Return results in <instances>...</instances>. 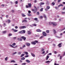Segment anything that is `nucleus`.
<instances>
[{
	"mask_svg": "<svg viewBox=\"0 0 65 65\" xmlns=\"http://www.w3.org/2000/svg\"><path fill=\"white\" fill-rule=\"evenodd\" d=\"M38 41L37 40L33 41L31 42V44H33V45H35V44H36V43H38Z\"/></svg>",
	"mask_w": 65,
	"mask_h": 65,
	"instance_id": "f257e3e1",
	"label": "nucleus"
},
{
	"mask_svg": "<svg viewBox=\"0 0 65 65\" xmlns=\"http://www.w3.org/2000/svg\"><path fill=\"white\" fill-rule=\"evenodd\" d=\"M50 8V6H46V8L45 9V11H47V10H48V9H49Z\"/></svg>",
	"mask_w": 65,
	"mask_h": 65,
	"instance_id": "f03ea898",
	"label": "nucleus"
},
{
	"mask_svg": "<svg viewBox=\"0 0 65 65\" xmlns=\"http://www.w3.org/2000/svg\"><path fill=\"white\" fill-rule=\"evenodd\" d=\"M25 30H23L19 32V33H20L21 34H23L25 33Z\"/></svg>",
	"mask_w": 65,
	"mask_h": 65,
	"instance_id": "7ed1b4c3",
	"label": "nucleus"
},
{
	"mask_svg": "<svg viewBox=\"0 0 65 65\" xmlns=\"http://www.w3.org/2000/svg\"><path fill=\"white\" fill-rule=\"evenodd\" d=\"M52 25L53 27H55L57 25V23L54 22H52Z\"/></svg>",
	"mask_w": 65,
	"mask_h": 65,
	"instance_id": "20e7f679",
	"label": "nucleus"
},
{
	"mask_svg": "<svg viewBox=\"0 0 65 65\" xmlns=\"http://www.w3.org/2000/svg\"><path fill=\"white\" fill-rule=\"evenodd\" d=\"M42 34H43V35L44 36H46V34L45 33V32L44 31L43 32Z\"/></svg>",
	"mask_w": 65,
	"mask_h": 65,
	"instance_id": "39448f33",
	"label": "nucleus"
},
{
	"mask_svg": "<svg viewBox=\"0 0 65 65\" xmlns=\"http://www.w3.org/2000/svg\"><path fill=\"white\" fill-rule=\"evenodd\" d=\"M21 38H22L23 39L24 41H25L26 40V38L24 37V36H22L21 37Z\"/></svg>",
	"mask_w": 65,
	"mask_h": 65,
	"instance_id": "423d86ee",
	"label": "nucleus"
},
{
	"mask_svg": "<svg viewBox=\"0 0 65 65\" xmlns=\"http://www.w3.org/2000/svg\"><path fill=\"white\" fill-rule=\"evenodd\" d=\"M34 8H35V10L34 9H32V11H37V8L35 6H34Z\"/></svg>",
	"mask_w": 65,
	"mask_h": 65,
	"instance_id": "0eeeda50",
	"label": "nucleus"
},
{
	"mask_svg": "<svg viewBox=\"0 0 65 65\" xmlns=\"http://www.w3.org/2000/svg\"><path fill=\"white\" fill-rule=\"evenodd\" d=\"M20 28H21V29H24V28H26V27L25 26H20Z\"/></svg>",
	"mask_w": 65,
	"mask_h": 65,
	"instance_id": "6e6552de",
	"label": "nucleus"
},
{
	"mask_svg": "<svg viewBox=\"0 0 65 65\" xmlns=\"http://www.w3.org/2000/svg\"><path fill=\"white\" fill-rule=\"evenodd\" d=\"M17 39L19 41H22V39L21 38H17Z\"/></svg>",
	"mask_w": 65,
	"mask_h": 65,
	"instance_id": "1a4fd4ad",
	"label": "nucleus"
},
{
	"mask_svg": "<svg viewBox=\"0 0 65 65\" xmlns=\"http://www.w3.org/2000/svg\"><path fill=\"white\" fill-rule=\"evenodd\" d=\"M22 23H23L24 22H25V23H27V20H23L22 21Z\"/></svg>",
	"mask_w": 65,
	"mask_h": 65,
	"instance_id": "9d476101",
	"label": "nucleus"
},
{
	"mask_svg": "<svg viewBox=\"0 0 65 65\" xmlns=\"http://www.w3.org/2000/svg\"><path fill=\"white\" fill-rule=\"evenodd\" d=\"M28 7H31V3H28Z\"/></svg>",
	"mask_w": 65,
	"mask_h": 65,
	"instance_id": "9b49d317",
	"label": "nucleus"
},
{
	"mask_svg": "<svg viewBox=\"0 0 65 65\" xmlns=\"http://www.w3.org/2000/svg\"><path fill=\"white\" fill-rule=\"evenodd\" d=\"M27 32L28 35H30L31 34V32H30V31H27Z\"/></svg>",
	"mask_w": 65,
	"mask_h": 65,
	"instance_id": "f8f14e48",
	"label": "nucleus"
},
{
	"mask_svg": "<svg viewBox=\"0 0 65 65\" xmlns=\"http://www.w3.org/2000/svg\"><path fill=\"white\" fill-rule=\"evenodd\" d=\"M49 25H53V22H49Z\"/></svg>",
	"mask_w": 65,
	"mask_h": 65,
	"instance_id": "ddd939ff",
	"label": "nucleus"
},
{
	"mask_svg": "<svg viewBox=\"0 0 65 65\" xmlns=\"http://www.w3.org/2000/svg\"><path fill=\"white\" fill-rule=\"evenodd\" d=\"M26 61L27 63H30V61L28 59L26 60Z\"/></svg>",
	"mask_w": 65,
	"mask_h": 65,
	"instance_id": "4468645a",
	"label": "nucleus"
},
{
	"mask_svg": "<svg viewBox=\"0 0 65 65\" xmlns=\"http://www.w3.org/2000/svg\"><path fill=\"white\" fill-rule=\"evenodd\" d=\"M26 45L27 46H29L30 45V44L29 43H26Z\"/></svg>",
	"mask_w": 65,
	"mask_h": 65,
	"instance_id": "2eb2a0df",
	"label": "nucleus"
},
{
	"mask_svg": "<svg viewBox=\"0 0 65 65\" xmlns=\"http://www.w3.org/2000/svg\"><path fill=\"white\" fill-rule=\"evenodd\" d=\"M37 32H41V30L40 29H38L37 30Z\"/></svg>",
	"mask_w": 65,
	"mask_h": 65,
	"instance_id": "dca6fc26",
	"label": "nucleus"
},
{
	"mask_svg": "<svg viewBox=\"0 0 65 65\" xmlns=\"http://www.w3.org/2000/svg\"><path fill=\"white\" fill-rule=\"evenodd\" d=\"M43 8H42L40 9V11H43Z\"/></svg>",
	"mask_w": 65,
	"mask_h": 65,
	"instance_id": "f3484780",
	"label": "nucleus"
},
{
	"mask_svg": "<svg viewBox=\"0 0 65 65\" xmlns=\"http://www.w3.org/2000/svg\"><path fill=\"white\" fill-rule=\"evenodd\" d=\"M49 57V56H47V57H46V60H48V58H49V57Z\"/></svg>",
	"mask_w": 65,
	"mask_h": 65,
	"instance_id": "a211bd4d",
	"label": "nucleus"
},
{
	"mask_svg": "<svg viewBox=\"0 0 65 65\" xmlns=\"http://www.w3.org/2000/svg\"><path fill=\"white\" fill-rule=\"evenodd\" d=\"M34 21H37L38 20V18H35L34 19Z\"/></svg>",
	"mask_w": 65,
	"mask_h": 65,
	"instance_id": "6ab92c4d",
	"label": "nucleus"
},
{
	"mask_svg": "<svg viewBox=\"0 0 65 65\" xmlns=\"http://www.w3.org/2000/svg\"><path fill=\"white\" fill-rule=\"evenodd\" d=\"M63 6V5L61 4L60 5L58 6V7H60V6Z\"/></svg>",
	"mask_w": 65,
	"mask_h": 65,
	"instance_id": "aec40b11",
	"label": "nucleus"
},
{
	"mask_svg": "<svg viewBox=\"0 0 65 65\" xmlns=\"http://www.w3.org/2000/svg\"><path fill=\"white\" fill-rule=\"evenodd\" d=\"M53 31H54V34H56V30L55 29L53 30Z\"/></svg>",
	"mask_w": 65,
	"mask_h": 65,
	"instance_id": "412c9836",
	"label": "nucleus"
},
{
	"mask_svg": "<svg viewBox=\"0 0 65 65\" xmlns=\"http://www.w3.org/2000/svg\"><path fill=\"white\" fill-rule=\"evenodd\" d=\"M51 4L52 5H53V6L55 5V3L53 2Z\"/></svg>",
	"mask_w": 65,
	"mask_h": 65,
	"instance_id": "4be33fe9",
	"label": "nucleus"
},
{
	"mask_svg": "<svg viewBox=\"0 0 65 65\" xmlns=\"http://www.w3.org/2000/svg\"><path fill=\"white\" fill-rule=\"evenodd\" d=\"M22 16L23 17H26V15H24V14L23 13L22 14Z\"/></svg>",
	"mask_w": 65,
	"mask_h": 65,
	"instance_id": "5701e85b",
	"label": "nucleus"
},
{
	"mask_svg": "<svg viewBox=\"0 0 65 65\" xmlns=\"http://www.w3.org/2000/svg\"><path fill=\"white\" fill-rule=\"evenodd\" d=\"M25 54H21V57H23V56H24Z\"/></svg>",
	"mask_w": 65,
	"mask_h": 65,
	"instance_id": "b1692460",
	"label": "nucleus"
},
{
	"mask_svg": "<svg viewBox=\"0 0 65 65\" xmlns=\"http://www.w3.org/2000/svg\"><path fill=\"white\" fill-rule=\"evenodd\" d=\"M31 54L32 56L33 57H35V55H34V54L33 53H31Z\"/></svg>",
	"mask_w": 65,
	"mask_h": 65,
	"instance_id": "393cba45",
	"label": "nucleus"
},
{
	"mask_svg": "<svg viewBox=\"0 0 65 65\" xmlns=\"http://www.w3.org/2000/svg\"><path fill=\"white\" fill-rule=\"evenodd\" d=\"M18 31V30L15 29L14 30H13V32H17Z\"/></svg>",
	"mask_w": 65,
	"mask_h": 65,
	"instance_id": "a878e982",
	"label": "nucleus"
},
{
	"mask_svg": "<svg viewBox=\"0 0 65 65\" xmlns=\"http://www.w3.org/2000/svg\"><path fill=\"white\" fill-rule=\"evenodd\" d=\"M21 59L22 60H25V57H23L21 58Z\"/></svg>",
	"mask_w": 65,
	"mask_h": 65,
	"instance_id": "bb28decb",
	"label": "nucleus"
},
{
	"mask_svg": "<svg viewBox=\"0 0 65 65\" xmlns=\"http://www.w3.org/2000/svg\"><path fill=\"white\" fill-rule=\"evenodd\" d=\"M15 44H15V43H14L12 44V45L13 46H14V45H15Z\"/></svg>",
	"mask_w": 65,
	"mask_h": 65,
	"instance_id": "cd10ccee",
	"label": "nucleus"
},
{
	"mask_svg": "<svg viewBox=\"0 0 65 65\" xmlns=\"http://www.w3.org/2000/svg\"><path fill=\"white\" fill-rule=\"evenodd\" d=\"M46 33H49V32H50V31L48 30H47L46 31Z\"/></svg>",
	"mask_w": 65,
	"mask_h": 65,
	"instance_id": "c85d7f7f",
	"label": "nucleus"
},
{
	"mask_svg": "<svg viewBox=\"0 0 65 65\" xmlns=\"http://www.w3.org/2000/svg\"><path fill=\"white\" fill-rule=\"evenodd\" d=\"M62 45V43H59L58 45V46H60V45Z\"/></svg>",
	"mask_w": 65,
	"mask_h": 65,
	"instance_id": "c756f323",
	"label": "nucleus"
},
{
	"mask_svg": "<svg viewBox=\"0 0 65 65\" xmlns=\"http://www.w3.org/2000/svg\"><path fill=\"white\" fill-rule=\"evenodd\" d=\"M40 4L41 5H43V4H44V3L41 2Z\"/></svg>",
	"mask_w": 65,
	"mask_h": 65,
	"instance_id": "7c9ffc66",
	"label": "nucleus"
},
{
	"mask_svg": "<svg viewBox=\"0 0 65 65\" xmlns=\"http://www.w3.org/2000/svg\"><path fill=\"white\" fill-rule=\"evenodd\" d=\"M28 16H31V15H31V14L30 13H29L28 14Z\"/></svg>",
	"mask_w": 65,
	"mask_h": 65,
	"instance_id": "2f4dec72",
	"label": "nucleus"
},
{
	"mask_svg": "<svg viewBox=\"0 0 65 65\" xmlns=\"http://www.w3.org/2000/svg\"><path fill=\"white\" fill-rule=\"evenodd\" d=\"M9 36H12V34H9L8 35Z\"/></svg>",
	"mask_w": 65,
	"mask_h": 65,
	"instance_id": "473e14b6",
	"label": "nucleus"
},
{
	"mask_svg": "<svg viewBox=\"0 0 65 65\" xmlns=\"http://www.w3.org/2000/svg\"><path fill=\"white\" fill-rule=\"evenodd\" d=\"M50 62V61H46L45 63H49Z\"/></svg>",
	"mask_w": 65,
	"mask_h": 65,
	"instance_id": "72a5a7b5",
	"label": "nucleus"
},
{
	"mask_svg": "<svg viewBox=\"0 0 65 65\" xmlns=\"http://www.w3.org/2000/svg\"><path fill=\"white\" fill-rule=\"evenodd\" d=\"M32 25L33 26H36V25L35 24H32Z\"/></svg>",
	"mask_w": 65,
	"mask_h": 65,
	"instance_id": "f704fd0d",
	"label": "nucleus"
},
{
	"mask_svg": "<svg viewBox=\"0 0 65 65\" xmlns=\"http://www.w3.org/2000/svg\"><path fill=\"white\" fill-rule=\"evenodd\" d=\"M3 33H4V34L6 33V31H3Z\"/></svg>",
	"mask_w": 65,
	"mask_h": 65,
	"instance_id": "c9c22d12",
	"label": "nucleus"
},
{
	"mask_svg": "<svg viewBox=\"0 0 65 65\" xmlns=\"http://www.w3.org/2000/svg\"><path fill=\"white\" fill-rule=\"evenodd\" d=\"M24 53H25V55H28V53L27 52H24Z\"/></svg>",
	"mask_w": 65,
	"mask_h": 65,
	"instance_id": "e433bc0d",
	"label": "nucleus"
},
{
	"mask_svg": "<svg viewBox=\"0 0 65 65\" xmlns=\"http://www.w3.org/2000/svg\"><path fill=\"white\" fill-rule=\"evenodd\" d=\"M8 23H10V20H8Z\"/></svg>",
	"mask_w": 65,
	"mask_h": 65,
	"instance_id": "4c0bfd02",
	"label": "nucleus"
},
{
	"mask_svg": "<svg viewBox=\"0 0 65 65\" xmlns=\"http://www.w3.org/2000/svg\"><path fill=\"white\" fill-rule=\"evenodd\" d=\"M8 59V57H6L5 59V60L6 61Z\"/></svg>",
	"mask_w": 65,
	"mask_h": 65,
	"instance_id": "58836bf2",
	"label": "nucleus"
},
{
	"mask_svg": "<svg viewBox=\"0 0 65 65\" xmlns=\"http://www.w3.org/2000/svg\"><path fill=\"white\" fill-rule=\"evenodd\" d=\"M43 17L45 18H46V15H44Z\"/></svg>",
	"mask_w": 65,
	"mask_h": 65,
	"instance_id": "ea45409f",
	"label": "nucleus"
},
{
	"mask_svg": "<svg viewBox=\"0 0 65 65\" xmlns=\"http://www.w3.org/2000/svg\"><path fill=\"white\" fill-rule=\"evenodd\" d=\"M62 18H60L59 19V21H60H60H61V20H62Z\"/></svg>",
	"mask_w": 65,
	"mask_h": 65,
	"instance_id": "a19ab883",
	"label": "nucleus"
},
{
	"mask_svg": "<svg viewBox=\"0 0 65 65\" xmlns=\"http://www.w3.org/2000/svg\"><path fill=\"white\" fill-rule=\"evenodd\" d=\"M44 37L43 36H42L40 37L39 38L40 39H41V38H43Z\"/></svg>",
	"mask_w": 65,
	"mask_h": 65,
	"instance_id": "79ce46f5",
	"label": "nucleus"
},
{
	"mask_svg": "<svg viewBox=\"0 0 65 65\" xmlns=\"http://www.w3.org/2000/svg\"><path fill=\"white\" fill-rule=\"evenodd\" d=\"M25 57L26 58H27V57H29V55H26V56H25Z\"/></svg>",
	"mask_w": 65,
	"mask_h": 65,
	"instance_id": "37998d69",
	"label": "nucleus"
},
{
	"mask_svg": "<svg viewBox=\"0 0 65 65\" xmlns=\"http://www.w3.org/2000/svg\"><path fill=\"white\" fill-rule=\"evenodd\" d=\"M39 17L40 19H42V18H43V17L42 16H40Z\"/></svg>",
	"mask_w": 65,
	"mask_h": 65,
	"instance_id": "c03bdc74",
	"label": "nucleus"
},
{
	"mask_svg": "<svg viewBox=\"0 0 65 65\" xmlns=\"http://www.w3.org/2000/svg\"><path fill=\"white\" fill-rule=\"evenodd\" d=\"M18 2L17 1H16L15 2V3L16 4H18Z\"/></svg>",
	"mask_w": 65,
	"mask_h": 65,
	"instance_id": "a18cd8bd",
	"label": "nucleus"
},
{
	"mask_svg": "<svg viewBox=\"0 0 65 65\" xmlns=\"http://www.w3.org/2000/svg\"><path fill=\"white\" fill-rule=\"evenodd\" d=\"M4 5L3 4H2L1 5V6H2V7H4Z\"/></svg>",
	"mask_w": 65,
	"mask_h": 65,
	"instance_id": "49530a36",
	"label": "nucleus"
},
{
	"mask_svg": "<svg viewBox=\"0 0 65 65\" xmlns=\"http://www.w3.org/2000/svg\"><path fill=\"white\" fill-rule=\"evenodd\" d=\"M54 53L55 54H56L57 53V51H54Z\"/></svg>",
	"mask_w": 65,
	"mask_h": 65,
	"instance_id": "de8ad7c7",
	"label": "nucleus"
},
{
	"mask_svg": "<svg viewBox=\"0 0 65 65\" xmlns=\"http://www.w3.org/2000/svg\"><path fill=\"white\" fill-rule=\"evenodd\" d=\"M11 62H15V61L14 60H11Z\"/></svg>",
	"mask_w": 65,
	"mask_h": 65,
	"instance_id": "09e8293b",
	"label": "nucleus"
},
{
	"mask_svg": "<svg viewBox=\"0 0 65 65\" xmlns=\"http://www.w3.org/2000/svg\"><path fill=\"white\" fill-rule=\"evenodd\" d=\"M54 65H59V64H57V63H55Z\"/></svg>",
	"mask_w": 65,
	"mask_h": 65,
	"instance_id": "8fccbe9b",
	"label": "nucleus"
},
{
	"mask_svg": "<svg viewBox=\"0 0 65 65\" xmlns=\"http://www.w3.org/2000/svg\"><path fill=\"white\" fill-rule=\"evenodd\" d=\"M65 9V6L63 8L62 10H64Z\"/></svg>",
	"mask_w": 65,
	"mask_h": 65,
	"instance_id": "3c124183",
	"label": "nucleus"
},
{
	"mask_svg": "<svg viewBox=\"0 0 65 65\" xmlns=\"http://www.w3.org/2000/svg\"><path fill=\"white\" fill-rule=\"evenodd\" d=\"M17 54V52H15L14 53H13L12 54V55H14V54Z\"/></svg>",
	"mask_w": 65,
	"mask_h": 65,
	"instance_id": "603ef678",
	"label": "nucleus"
},
{
	"mask_svg": "<svg viewBox=\"0 0 65 65\" xmlns=\"http://www.w3.org/2000/svg\"><path fill=\"white\" fill-rule=\"evenodd\" d=\"M37 14H38V15H39V12H38L37 13Z\"/></svg>",
	"mask_w": 65,
	"mask_h": 65,
	"instance_id": "864d4df0",
	"label": "nucleus"
},
{
	"mask_svg": "<svg viewBox=\"0 0 65 65\" xmlns=\"http://www.w3.org/2000/svg\"><path fill=\"white\" fill-rule=\"evenodd\" d=\"M61 0H58V3H59V2H60V1H61Z\"/></svg>",
	"mask_w": 65,
	"mask_h": 65,
	"instance_id": "5fc2aeb1",
	"label": "nucleus"
},
{
	"mask_svg": "<svg viewBox=\"0 0 65 65\" xmlns=\"http://www.w3.org/2000/svg\"><path fill=\"white\" fill-rule=\"evenodd\" d=\"M41 51H44V49L43 48H42L41 50Z\"/></svg>",
	"mask_w": 65,
	"mask_h": 65,
	"instance_id": "6e6d98bb",
	"label": "nucleus"
},
{
	"mask_svg": "<svg viewBox=\"0 0 65 65\" xmlns=\"http://www.w3.org/2000/svg\"><path fill=\"white\" fill-rule=\"evenodd\" d=\"M22 65H26V63H23L22 64Z\"/></svg>",
	"mask_w": 65,
	"mask_h": 65,
	"instance_id": "4d7b16f0",
	"label": "nucleus"
},
{
	"mask_svg": "<svg viewBox=\"0 0 65 65\" xmlns=\"http://www.w3.org/2000/svg\"><path fill=\"white\" fill-rule=\"evenodd\" d=\"M10 46H11V47H12L13 46H12V45L10 44Z\"/></svg>",
	"mask_w": 65,
	"mask_h": 65,
	"instance_id": "13d9d810",
	"label": "nucleus"
},
{
	"mask_svg": "<svg viewBox=\"0 0 65 65\" xmlns=\"http://www.w3.org/2000/svg\"><path fill=\"white\" fill-rule=\"evenodd\" d=\"M24 47H26V45H23V46H22V47H23V48H24Z\"/></svg>",
	"mask_w": 65,
	"mask_h": 65,
	"instance_id": "bf43d9fd",
	"label": "nucleus"
},
{
	"mask_svg": "<svg viewBox=\"0 0 65 65\" xmlns=\"http://www.w3.org/2000/svg\"><path fill=\"white\" fill-rule=\"evenodd\" d=\"M11 11L12 12V13H13V12H14V11L13 10H11Z\"/></svg>",
	"mask_w": 65,
	"mask_h": 65,
	"instance_id": "052dcab7",
	"label": "nucleus"
},
{
	"mask_svg": "<svg viewBox=\"0 0 65 65\" xmlns=\"http://www.w3.org/2000/svg\"><path fill=\"white\" fill-rule=\"evenodd\" d=\"M28 13H31V11L30 10L28 11Z\"/></svg>",
	"mask_w": 65,
	"mask_h": 65,
	"instance_id": "680f3d73",
	"label": "nucleus"
},
{
	"mask_svg": "<svg viewBox=\"0 0 65 65\" xmlns=\"http://www.w3.org/2000/svg\"><path fill=\"white\" fill-rule=\"evenodd\" d=\"M5 17L6 18H8V15H6Z\"/></svg>",
	"mask_w": 65,
	"mask_h": 65,
	"instance_id": "e2e57ef3",
	"label": "nucleus"
},
{
	"mask_svg": "<svg viewBox=\"0 0 65 65\" xmlns=\"http://www.w3.org/2000/svg\"><path fill=\"white\" fill-rule=\"evenodd\" d=\"M20 49H23L24 48L23 47H20Z\"/></svg>",
	"mask_w": 65,
	"mask_h": 65,
	"instance_id": "0e129e2a",
	"label": "nucleus"
},
{
	"mask_svg": "<svg viewBox=\"0 0 65 65\" xmlns=\"http://www.w3.org/2000/svg\"><path fill=\"white\" fill-rule=\"evenodd\" d=\"M34 3H36L37 2V1L36 0H35L34 1Z\"/></svg>",
	"mask_w": 65,
	"mask_h": 65,
	"instance_id": "69168bd1",
	"label": "nucleus"
},
{
	"mask_svg": "<svg viewBox=\"0 0 65 65\" xmlns=\"http://www.w3.org/2000/svg\"><path fill=\"white\" fill-rule=\"evenodd\" d=\"M35 37H39V36L38 35H36Z\"/></svg>",
	"mask_w": 65,
	"mask_h": 65,
	"instance_id": "338daca9",
	"label": "nucleus"
},
{
	"mask_svg": "<svg viewBox=\"0 0 65 65\" xmlns=\"http://www.w3.org/2000/svg\"><path fill=\"white\" fill-rule=\"evenodd\" d=\"M63 56H65V52H64V54L63 55Z\"/></svg>",
	"mask_w": 65,
	"mask_h": 65,
	"instance_id": "774afa93",
	"label": "nucleus"
}]
</instances>
